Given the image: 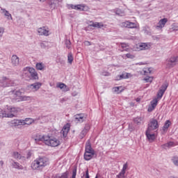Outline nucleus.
Here are the masks:
<instances>
[{
    "mask_svg": "<svg viewBox=\"0 0 178 178\" xmlns=\"http://www.w3.org/2000/svg\"><path fill=\"white\" fill-rule=\"evenodd\" d=\"M144 80L146 83H152V79L151 77L145 78Z\"/></svg>",
    "mask_w": 178,
    "mask_h": 178,
    "instance_id": "nucleus-52",
    "label": "nucleus"
},
{
    "mask_svg": "<svg viewBox=\"0 0 178 178\" xmlns=\"http://www.w3.org/2000/svg\"><path fill=\"white\" fill-rule=\"evenodd\" d=\"M87 133H88V131L83 129V130L81 131V134L79 135L80 138H81V139L84 138V137L86 136Z\"/></svg>",
    "mask_w": 178,
    "mask_h": 178,
    "instance_id": "nucleus-37",
    "label": "nucleus"
},
{
    "mask_svg": "<svg viewBox=\"0 0 178 178\" xmlns=\"http://www.w3.org/2000/svg\"><path fill=\"white\" fill-rule=\"evenodd\" d=\"M69 87H67V86L65 85V86L63 88V91L66 92V91H69Z\"/></svg>",
    "mask_w": 178,
    "mask_h": 178,
    "instance_id": "nucleus-60",
    "label": "nucleus"
},
{
    "mask_svg": "<svg viewBox=\"0 0 178 178\" xmlns=\"http://www.w3.org/2000/svg\"><path fill=\"white\" fill-rule=\"evenodd\" d=\"M49 165V159L45 156H40L37 158L31 164L33 170H42L44 168Z\"/></svg>",
    "mask_w": 178,
    "mask_h": 178,
    "instance_id": "nucleus-1",
    "label": "nucleus"
},
{
    "mask_svg": "<svg viewBox=\"0 0 178 178\" xmlns=\"http://www.w3.org/2000/svg\"><path fill=\"white\" fill-rule=\"evenodd\" d=\"M102 76H109V72H102Z\"/></svg>",
    "mask_w": 178,
    "mask_h": 178,
    "instance_id": "nucleus-61",
    "label": "nucleus"
},
{
    "mask_svg": "<svg viewBox=\"0 0 178 178\" xmlns=\"http://www.w3.org/2000/svg\"><path fill=\"white\" fill-rule=\"evenodd\" d=\"M75 119V122L76 123H83L84 120H86V118L84 117V114L81 113V114H76L74 116Z\"/></svg>",
    "mask_w": 178,
    "mask_h": 178,
    "instance_id": "nucleus-12",
    "label": "nucleus"
},
{
    "mask_svg": "<svg viewBox=\"0 0 178 178\" xmlns=\"http://www.w3.org/2000/svg\"><path fill=\"white\" fill-rule=\"evenodd\" d=\"M149 133H151V131L146 130L145 136L147 137V139L148 140L149 143H154V141L156 140V136L155 135V134Z\"/></svg>",
    "mask_w": 178,
    "mask_h": 178,
    "instance_id": "nucleus-8",
    "label": "nucleus"
},
{
    "mask_svg": "<svg viewBox=\"0 0 178 178\" xmlns=\"http://www.w3.org/2000/svg\"><path fill=\"white\" fill-rule=\"evenodd\" d=\"M144 73H145V76H146V74L147 73H149V74L151 73V70H149V68H148L147 70L144 71Z\"/></svg>",
    "mask_w": 178,
    "mask_h": 178,
    "instance_id": "nucleus-57",
    "label": "nucleus"
},
{
    "mask_svg": "<svg viewBox=\"0 0 178 178\" xmlns=\"http://www.w3.org/2000/svg\"><path fill=\"white\" fill-rule=\"evenodd\" d=\"M36 69L38 70H42V69H44V65L42 64V63H36Z\"/></svg>",
    "mask_w": 178,
    "mask_h": 178,
    "instance_id": "nucleus-38",
    "label": "nucleus"
},
{
    "mask_svg": "<svg viewBox=\"0 0 178 178\" xmlns=\"http://www.w3.org/2000/svg\"><path fill=\"white\" fill-rule=\"evenodd\" d=\"M70 131V125L69 124H65L63 127V129L61 130L60 133L63 134V137L64 138H66L67 137V133Z\"/></svg>",
    "mask_w": 178,
    "mask_h": 178,
    "instance_id": "nucleus-11",
    "label": "nucleus"
},
{
    "mask_svg": "<svg viewBox=\"0 0 178 178\" xmlns=\"http://www.w3.org/2000/svg\"><path fill=\"white\" fill-rule=\"evenodd\" d=\"M95 178H98V175H96Z\"/></svg>",
    "mask_w": 178,
    "mask_h": 178,
    "instance_id": "nucleus-64",
    "label": "nucleus"
},
{
    "mask_svg": "<svg viewBox=\"0 0 178 178\" xmlns=\"http://www.w3.org/2000/svg\"><path fill=\"white\" fill-rule=\"evenodd\" d=\"M40 47L42 49H47L48 48V42L40 43Z\"/></svg>",
    "mask_w": 178,
    "mask_h": 178,
    "instance_id": "nucleus-42",
    "label": "nucleus"
},
{
    "mask_svg": "<svg viewBox=\"0 0 178 178\" xmlns=\"http://www.w3.org/2000/svg\"><path fill=\"white\" fill-rule=\"evenodd\" d=\"M1 10L4 13V16L7 17L8 20H12V14L10 13L9 11L6 10L5 8H1Z\"/></svg>",
    "mask_w": 178,
    "mask_h": 178,
    "instance_id": "nucleus-26",
    "label": "nucleus"
},
{
    "mask_svg": "<svg viewBox=\"0 0 178 178\" xmlns=\"http://www.w3.org/2000/svg\"><path fill=\"white\" fill-rule=\"evenodd\" d=\"M10 113H14V115H17V112H19V108L12 107L9 108Z\"/></svg>",
    "mask_w": 178,
    "mask_h": 178,
    "instance_id": "nucleus-34",
    "label": "nucleus"
},
{
    "mask_svg": "<svg viewBox=\"0 0 178 178\" xmlns=\"http://www.w3.org/2000/svg\"><path fill=\"white\" fill-rule=\"evenodd\" d=\"M0 83H1L2 87H12L13 86V82L11 81H10L6 76H3L2 78V80L0 81Z\"/></svg>",
    "mask_w": 178,
    "mask_h": 178,
    "instance_id": "nucleus-7",
    "label": "nucleus"
},
{
    "mask_svg": "<svg viewBox=\"0 0 178 178\" xmlns=\"http://www.w3.org/2000/svg\"><path fill=\"white\" fill-rule=\"evenodd\" d=\"M38 33L39 35H45V37H48V35H49V31L45 29V26L39 28L38 29Z\"/></svg>",
    "mask_w": 178,
    "mask_h": 178,
    "instance_id": "nucleus-10",
    "label": "nucleus"
},
{
    "mask_svg": "<svg viewBox=\"0 0 178 178\" xmlns=\"http://www.w3.org/2000/svg\"><path fill=\"white\" fill-rule=\"evenodd\" d=\"M151 106H149L147 109L148 112H152L155 108H156V106L158 105V99H154L151 102Z\"/></svg>",
    "mask_w": 178,
    "mask_h": 178,
    "instance_id": "nucleus-17",
    "label": "nucleus"
},
{
    "mask_svg": "<svg viewBox=\"0 0 178 178\" xmlns=\"http://www.w3.org/2000/svg\"><path fill=\"white\" fill-rule=\"evenodd\" d=\"M170 124H172V122L169 120H167L165 121V122L164 123V125L162 129V130L164 133H166V131H168V129H169V127H170Z\"/></svg>",
    "mask_w": 178,
    "mask_h": 178,
    "instance_id": "nucleus-24",
    "label": "nucleus"
},
{
    "mask_svg": "<svg viewBox=\"0 0 178 178\" xmlns=\"http://www.w3.org/2000/svg\"><path fill=\"white\" fill-rule=\"evenodd\" d=\"M12 126H20V124H23V121L22 120H13L11 121Z\"/></svg>",
    "mask_w": 178,
    "mask_h": 178,
    "instance_id": "nucleus-28",
    "label": "nucleus"
},
{
    "mask_svg": "<svg viewBox=\"0 0 178 178\" xmlns=\"http://www.w3.org/2000/svg\"><path fill=\"white\" fill-rule=\"evenodd\" d=\"M90 24L88 25V27H97V29H102L104 27V24L101 22H95L90 21Z\"/></svg>",
    "mask_w": 178,
    "mask_h": 178,
    "instance_id": "nucleus-22",
    "label": "nucleus"
},
{
    "mask_svg": "<svg viewBox=\"0 0 178 178\" xmlns=\"http://www.w3.org/2000/svg\"><path fill=\"white\" fill-rule=\"evenodd\" d=\"M15 95H16L15 101H17V102H22L23 101H29V99H30V97H29V96H22L23 92L20 91V90H17L15 92Z\"/></svg>",
    "mask_w": 178,
    "mask_h": 178,
    "instance_id": "nucleus-3",
    "label": "nucleus"
},
{
    "mask_svg": "<svg viewBox=\"0 0 178 178\" xmlns=\"http://www.w3.org/2000/svg\"><path fill=\"white\" fill-rule=\"evenodd\" d=\"M15 116L16 115L13 113H6V118H15Z\"/></svg>",
    "mask_w": 178,
    "mask_h": 178,
    "instance_id": "nucleus-51",
    "label": "nucleus"
},
{
    "mask_svg": "<svg viewBox=\"0 0 178 178\" xmlns=\"http://www.w3.org/2000/svg\"><path fill=\"white\" fill-rule=\"evenodd\" d=\"M40 117H38L36 119H33V118H26L24 120H22V123L23 124H32V123H35V122H37V120H40Z\"/></svg>",
    "mask_w": 178,
    "mask_h": 178,
    "instance_id": "nucleus-15",
    "label": "nucleus"
},
{
    "mask_svg": "<svg viewBox=\"0 0 178 178\" xmlns=\"http://www.w3.org/2000/svg\"><path fill=\"white\" fill-rule=\"evenodd\" d=\"M171 161L174 163V165H175V166H178V156H172Z\"/></svg>",
    "mask_w": 178,
    "mask_h": 178,
    "instance_id": "nucleus-36",
    "label": "nucleus"
},
{
    "mask_svg": "<svg viewBox=\"0 0 178 178\" xmlns=\"http://www.w3.org/2000/svg\"><path fill=\"white\" fill-rule=\"evenodd\" d=\"M85 153L92 154V155H95V150L91 147V143L90 140H88L86 144Z\"/></svg>",
    "mask_w": 178,
    "mask_h": 178,
    "instance_id": "nucleus-9",
    "label": "nucleus"
},
{
    "mask_svg": "<svg viewBox=\"0 0 178 178\" xmlns=\"http://www.w3.org/2000/svg\"><path fill=\"white\" fill-rule=\"evenodd\" d=\"M143 31H144L145 34H147V35L151 34V31H149V26H143Z\"/></svg>",
    "mask_w": 178,
    "mask_h": 178,
    "instance_id": "nucleus-32",
    "label": "nucleus"
},
{
    "mask_svg": "<svg viewBox=\"0 0 178 178\" xmlns=\"http://www.w3.org/2000/svg\"><path fill=\"white\" fill-rule=\"evenodd\" d=\"M10 163H11L12 168H14V169H23V166H22L18 162L15 161L13 159H10Z\"/></svg>",
    "mask_w": 178,
    "mask_h": 178,
    "instance_id": "nucleus-16",
    "label": "nucleus"
},
{
    "mask_svg": "<svg viewBox=\"0 0 178 178\" xmlns=\"http://www.w3.org/2000/svg\"><path fill=\"white\" fill-rule=\"evenodd\" d=\"M45 144L46 145H49L50 147H58V145H60V141L56 139V138L46 136Z\"/></svg>",
    "mask_w": 178,
    "mask_h": 178,
    "instance_id": "nucleus-2",
    "label": "nucleus"
},
{
    "mask_svg": "<svg viewBox=\"0 0 178 178\" xmlns=\"http://www.w3.org/2000/svg\"><path fill=\"white\" fill-rule=\"evenodd\" d=\"M129 73L127 72H123L122 74L120 75H118L116 79L117 80H123L124 79H129Z\"/></svg>",
    "mask_w": 178,
    "mask_h": 178,
    "instance_id": "nucleus-27",
    "label": "nucleus"
},
{
    "mask_svg": "<svg viewBox=\"0 0 178 178\" xmlns=\"http://www.w3.org/2000/svg\"><path fill=\"white\" fill-rule=\"evenodd\" d=\"M65 44L66 45V48H67V49H70L71 47L70 45H72V42H70V40H65Z\"/></svg>",
    "mask_w": 178,
    "mask_h": 178,
    "instance_id": "nucleus-40",
    "label": "nucleus"
},
{
    "mask_svg": "<svg viewBox=\"0 0 178 178\" xmlns=\"http://www.w3.org/2000/svg\"><path fill=\"white\" fill-rule=\"evenodd\" d=\"M139 47L141 49H147V48H148V44H147L146 43H143L140 44Z\"/></svg>",
    "mask_w": 178,
    "mask_h": 178,
    "instance_id": "nucleus-47",
    "label": "nucleus"
},
{
    "mask_svg": "<svg viewBox=\"0 0 178 178\" xmlns=\"http://www.w3.org/2000/svg\"><path fill=\"white\" fill-rule=\"evenodd\" d=\"M73 60H74L73 54H72V52H70L67 56L68 63H70V65H72V63H73Z\"/></svg>",
    "mask_w": 178,
    "mask_h": 178,
    "instance_id": "nucleus-33",
    "label": "nucleus"
},
{
    "mask_svg": "<svg viewBox=\"0 0 178 178\" xmlns=\"http://www.w3.org/2000/svg\"><path fill=\"white\" fill-rule=\"evenodd\" d=\"M29 158H31V153L30 152H28L26 154V159H29Z\"/></svg>",
    "mask_w": 178,
    "mask_h": 178,
    "instance_id": "nucleus-56",
    "label": "nucleus"
},
{
    "mask_svg": "<svg viewBox=\"0 0 178 178\" xmlns=\"http://www.w3.org/2000/svg\"><path fill=\"white\" fill-rule=\"evenodd\" d=\"M19 58L16 55H13L11 57V63L13 66H19Z\"/></svg>",
    "mask_w": 178,
    "mask_h": 178,
    "instance_id": "nucleus-20",
    "label": "nucleus"
},
{
    "mask_svg": "<svg viewBox=\"0 0 178 178\" xmlns=\"http://www.w3.org/2000/svg\"><path fill=\"white\" fill-rule=\"evenodd\" d=\"M40 1V2H45V1H47V0H39Z\"/></svg>",
    "mask_w": 178,
    "mask_h": 178,
    "instance_id": "nucleus-63",
    "label": "nucleus"
},
{
    "mask_svg": "<svg viewBox=\"0 0 178 178\" xmlns=\"http://www.w3.org/2000/svg\"><path fill=\"white\" fill-rule=\"evenodd\" d=\"M166 23H168V19L167 18H163L161 19L157 26H156V29H163V27H165V25L166 24Z\"/></svg>",
    "mask_w": 178,
    "mask_h": 178,
    "instance_id": "nucleus-18",
    "label": "nucleus"
},
{
    "mask_svg": "<svg viewBox=\"0 0 178 178\" xmlns=\"http://www.w3.org/2000/svg\"><path fill=\"white\" fill-rule=\"evenodd\" d=\"M165 93L163 92H161V90H159L156 95V97L159 99H161L162 97H163V95Z\"/></svg>",
    "mask_w": 178,
    "mask_h": 178,
    "instance_id": "nucleus-44",
    "label": "nucleus"
},
{
    "mask_svg": "<svg viewBox=\"0 0 178 178\" xmlns=\"http://www.w3.org/2000/svg\"><path fill=\"white\" fill-rule=\"evenodd\" d=\"M167 64L166 66L168 69H172L176 66V63L178 62V56L170 57L166 60Z\"/></svg>",
    "mask_w": 178,
    "mask_h": 178,
    "instance_id": "nucleus-4",
    "label": "nucleus"
},
{
    "mask_svg": "<svg viewBox=\"0 0 178 178\" xmlns=\"http://www.w3.org/2000/svg\"><path fill=\"white\" fill-rule=\"evenodd\" d=\"M76 176H77V167H74L72 170V175L70 178H76Z\"/></svg>",
    "mask_w": 178,
    "mask_h": 178,
    "instance_id": "nucleus-39",
    "label": "nucleus"
},
{
    "mask_svg": "<svg viewBox=\"0 0 178 178\" xmlns=\"http://www.w3.org/2000/svg\"><path fill=\"white\" fill-rule=\"evenodd\" d=\"M4 31H5V29L2 27H0V37H2V35H3Z\"/></svg>",
    "mask_w": 178,
    "mask_h": 178,
    "instance_id": "nucleus-53",
    "label": "nucleus"
},
{
    "mask_svg": "<svg viewBox=\"0 0 178 178\" xmlns=\"http://www.w3.org/2000/svg\"><path fill=\"white\" fill-rule=\"evenodd\" d=\"M46 138L47 136H45L37 135L35 136V141H36V143H38V141H44V143H45Z\"/></svg>",
    "mask_w": 178,
    "mask_h": 178,
    "instance_id": "nucleus-29",
    "label": "nucleus"
},
{
    "mask_svg": "<svg viewBox=\"0 0 178 178\" xmlns=\"http://www.w3.org/2000/svg\"><path fill=\"white\" fill-rule=\"evenodd\" d=\"M70 6L71 9H74L75 10H81V11L84 10V7L81 4H78L75 6L73 4H70Z\"/></svg>",
    "mask_w": 178,
    "mask_h": 178,
    "instance_id": "nucleus-23",
    "label": "nucleus"
},
{
    "mask_svg": "<svg viewBox=\"0 0 178 178\" xmlns=\"http://www.w3.org/2000/svg\"><path fill=\"white\" fill-rule=\"evenodd\" d=\"M84 130H86V131H88L90 130V126L88 124H86Z\"/></svg>",
    "mask_w": 178,
    "mask_h": 178,
    "instance_id": "nucleus-58",
    "label": "nucleus"
},
{
    "mask_svg": "<svg viewBox=\"0 0 178 178\" xmlns=\"http://www.w3.org/2000/svg\"><path fill=\"white\" fill-rule=\"evenodd\" d=\"M172 29L173 31H178V24H173L172 25Z\"/></svg>",
    "mask_w": 178,
    "mask_h": 178,
    "instance_id": "nucleus-48",
    "label": "nucleus"
},
{
    "mask_svg": "<svg viewBox=\"0 0 178 178\" xmlns=\"http://www.w3.org/2000/svg\"><path fill=\"white\" fill-rule=\"evenodd\" d=\"M175 145V143L170 141L167 143H165L163 145H161V148L163 149H167L168 148H172Z\"/></svg>",
    "mask_w": 178,
    "mask_h": 178,
    "instance_id": "nucleus-25",
    "label": "nucleus"
},
{
    "mask_svg": "<svg viewBox=\"0 0 178 178\" xmlns=\"http://www.w3.org/2000/svg\"><path fill=\"white\" fill-rule=\"evenodd\" d=\"M58 88H60V90H63V88H65V87H66V84L61 83L58 85Z\"/></svg>",
    "mask_w": 178,
    "mask_h": 178,
    "instance_id": "nucleus-49",
    "label": "nucleus"
},
{
    "mask_svg": "<svg viewBox=\"0 0 178 178\" xmlns=\"http://www.w3.org/2000/svg\"><path fill=\"white\" fill-rule=\"evenodd\" d=\"M24 72H29L32 80H38V74L35 72V69L30 67L24 68Z\"/></svg>",
    "mask_w": 178,
    "mask_h": 178,
    "instance_id": "nucleus-5",
    "label": "nucleus"
},
{
    "mask_svg": "<svg viewBox=\"0 0 178 178\" xmlns=\"http://www.w3.org/2000/svg\"><path fill=\"white\" fill-rule=\"evenodd\" d=\"M13 156L15 159H22V154L18 152H13Z\"/></svg>",
    "mask_w": 178,
    "mask_h": 178,
    "instance_id": "nucleus-31",
    "label": "nucleus"
},
{
    "mask_svg": "<svg viewBox=\"0 0 178 178\" xmlns=\"http://www.w3.org/2000/svg\"><path fill=\"white\" fill-rule=\"evenodd\" d=\"M50 8H52L53 9H55L56 4L54 2L51 1L49 3Z\"/></svg>",
    "mask_w": 178,
    "mask_h": 178,
    "instance_id": "nucleus-54",
    "label": "nucleus"
},
{
    "mask_svg": "<svg viewBox=\"0 0 178 178\" xmlns=\"http://www.w3.org/2000/svg\"><path fill=\"white\" fill-rule=\"evenodd\" d=\"M128 130H129V131H130L131 133L132 131H134V126L133 125V124H131V123L129 124Z\"/></svg>",
    "mask_w": 178,
    "mask_h": 178,
    "instance_id": "nucleus-46",
    "label": "nucleus"
},
{
    "mask_svg": "<svg viewBox=\"0 0 178 178\" xmlns=\"http://www.w3.org/2000/svg\"><path fill=\"white\" fill-rule=\"evenodd\" d=\"M85 45H86L87 47H90V45H91V43L89 41H85Z\"/></svg>",
    "mask_w": 178,
    "mask_h": 178,
    "instance_id": "nucleus-59",
    "label": "nucleus"
},
{
    "mask_svg": "<svg viewBox=\"0 0 178 178\" xmlns=\"http://www.w3.org/2000/svg\"><path fill=\"white\" fill-rule=\"evenodd\" d=\"M85 178H90V174L88 172V169L86 171Z\"/></svg>",
    "mask_w": 178,
    "mask_h": 178,
    "instance_id": "nucleus-55",
    "label": "nucleus"
},
{
    "mask_svg": "<svg viewBox=\"0 0 178 178\" xmlns=\"http://www.w3.org/2000/svg\"><path fill=\"white\" fill-rule=\"evenodd\" d=\"M42 86V83L40 82H36L35 83H32L29 86V88L31 90H34L35 91H37L38 90H40V88Z\"/></svg>",
    "mask_w": 178,
    "mask_h": 178,
    "instance_id": "nucleus-19",
    "label": "nucleus"
},
{
    "mask_svg": "<svg viewBox=\"0 0 178 178\" xmlns=\"http://www.w3.org/2000/svg\"><path fill=\"white\" fill-rule=\"evenodd\" d=\"M126 56L129 58V59H134V56L132 55L131 54L129 53L126 54Z\"/></svg>",
    "mask_w": 178,
    "mask_h": 178,
    "instance_id": "nucleus-50",
    "label": "nucleus"
},
{
    "mask_svg": "<svg viewBox=\"0 0 178 178\" xmlns=\"http://www.w3.org/2000/svg\"><path fill=\"white\" fill-rule=\"evenodd\" d=\"M159 128V124H158V120L152 119L150 122L148 124V127L147 129L149 131H152V130H156Z\"/></svg>",
    "mask_w": 178,
    "mask_h": 178,
    "instance_id": "nucleus-6",
    "label": "nucleus"
},
{
    "mask_svg": "<svg viewBox=\"0 0 178 178\" xmlns=\"http://www.w3.org/2000/svg\"><path fill=\"white\" fill-rule=\"evenodd\" d=\"M123 27H127V29H137V24L134 22H131L127 21L122 23Z\"/></svg>",
    "mask_w": 178,
    "mask_h": 178,
    "instance_id": "nucleus-13",
    "label": "nucleus"
},
{
    "mask_svg": "<svg viewBox=\"0 0 178 178\" xmlns=\"http://www.w3.org/2000/svg\"><path fill=\"white\" fill-rule=\"evenodd\" d=\"M115 15H118V16H123L124 15V12L119 8L115 9Z\"/></svg>",
    "mask_w": 178,
    "mask_h": 178,
    "instance_id": "nucleus-35",
    "label": "nucleus"
},
{
    "mask_svg": "<svg viewBox=\"0 0 178 178\" xmlns=\"http://www.w3.org/2000/svg\"><path fill=\"white\" fill-rule=\"evenodd\" d=\"M168 87H169V84L168 83H163L159 91H161V92H164L165 91H166V90H168Z\"/></svg>",
    "mask_w": 178,
    "mask_h": 178,
    "instance_id": "nucleus-30",
    "label": "nucleus"
},
{
    "mask_svg": "<svg viewBox=\"0 0 178 178\" xmlns=\"http://www.w3.org/2000/svg\"><path fill=\"white\" fill-rule=\"evenodd\" d=\"M120 88H122V86L114 87L113 88L114 92H117V94H120V92H122V91H123V90H120Z\"/></svg>",
    "mask_w": 178,
    "mask_h": 178,
    "instance_id": "nucleus-41",
    "label": "nucleus"
},
{
    "mask_svg": "<svg viewBox=\"0 0 178 178\" xmlns=\"http://www.w3.org/2000/svg\"><path fill=\"white\" fill-rule=\"evenodd\" d=\"M97 158V154H92L91 153H84L83 158L85 161H91L93 158Z\"/></svg>",
    "mask_w": 178,
    "mask_h": 178,
    "instance_id": "nucleus-21",
    "label": "nucleus"
},
{
    "mask_svg": "<svg viewBox=\"0 0 178 178\" xmlns=\"http://www.w3.org/2000/svg\"><path fill=\"white\" fill-rule=\"evenodd\" d=\"M134 123H136L138 125L141 124V118L137 117V118H134Z\"/></svg>",
    "mask_w": 178,
    "mask_h": 178,
    "instance_id": "nucleus-43",
    "label": "nucleus"
},
{
    "mask_svg": "<svg viewBox=\"0 0 178 178\" xmlns=\"http://www.w3.org/2000/svg\"><path fill=\"white\" fill-rule=\"evenodd\" d=\"M0 166H3V161H0Z\"/></svg>",
    "mask_w": 178,
    "mask_h": 178,
    "instance_id": "nucleus-62",
    "label": "nucleus"
},
{
    "mask_svg": "<svg viewBox=\"0 0 178 178\" xmlns=\"http://www.w3.org/2000/svg\"><path fill=\"white\" fill-rule=\"evenodd\" d=\"M127 163L123 165L121 172L116 176L118 178H126V169H127Z\"/></svg>",
    "mask_w": 178,
    "mask_h": 178,
    "instance_id": "nucleus-14",
    "label": "nucleus"
},
{
    "mask_svg": "<svg viewBox=\"0 0 178 178\" xmlns=\"http://www.w3.org/2000/svg\"><path fill=\"white\" fill-rule=\"evenodd\" d=\"M0 118H6V111L0 108Z\"/></svg>",
    "mask_w": 178,
    "mask_h": 178,
    "instance_id": "nucleus-45",
    "label": "nucleus"
}]
</instances>
